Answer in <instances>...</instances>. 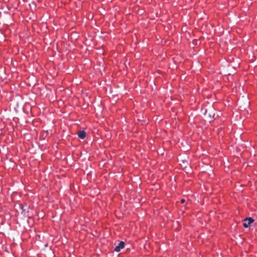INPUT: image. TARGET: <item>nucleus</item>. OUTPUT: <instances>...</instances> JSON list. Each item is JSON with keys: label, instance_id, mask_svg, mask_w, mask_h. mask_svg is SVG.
Wrapping results in <instances>:
<instances>
[{"label": "nucleus", "instance_id": "obj_1", "mask_svg": "<svg viewBox=\"0 0 257 257\" xmlns=\"http://www.w3.org/2000/svg\"><path fill=\"white\" fill-rule=\"evenodd\" d=\"M204 115L210 119H212L215 116V109L213 107H209L206 109Z\"/></svg>", "mask_w": 257, "mask_h": 257}, {"label": "nucleus", "instance_id": "obj_2", "mask_svg": "<svg viewBox=\"0 0 257 257\" xmlns=\"http://www.w3.org/2000/svg\"><path fill=\"white\" fill-rule=\"evenodd\" d=\"M254 221V220L251 217L246 218L243 220V226L247 228L251 223Z\"/></svg>", "mask_w": 257, "mask_h": 257}, {"label": "nucleus", "instance_id": "obj_3", "mask_svg": "<svg viewBox=\"0 0 257 257\" xmlns=\"http://www.w3.org/2000/svg\"><path fill=\"white\" fill-rule=\"evenodd\" d=\"M124 242L121 241L118 243V244L116 245L114 251L116 252H119L121 249L123 248L124 247Z\"/></svg>", "mask_w": 257, "mask_h": 257}, {"label": "nucleus", "instance_id": "obj_4", "mask_svg": "<svg viewBox=\"0 0 257 257\" xmlns=\"http://www.w3.org/2000/svg\"><path fill=\"white\" fill-rule=\"evenodd\" d=\"M20 209L21 210V213L24 215H26L27 213L28 212V206L26 205H20Z\"/></svg>", "mask_w": 257, "mask_h": 257}, {"label": "nucleus", "instance_id": "obj_5", "mask_svg": "<svg viewBox=\"0 0 257 257\" xmlns=\"http://www.w3.org/2000/svg\"><path fill=\"white\" fill-rule=\"evenodd\" d=\"M78 137L81 139H84L86 137V132L84 131H81L78 133Z\"/></svg>", "mask_w": 257, "mask_h": 257}, {"label": "nucleus", "instance_id": "obj_6", "mask_svg": "<svg viewBox=\"0 0 257 257\" xmlns=\"http://www.w3.org/2000/svg\"><path fill=\"white\" fill-rule=\"evenodd\" d=\"M181 202L182 203H184L185 202V200L184 199H182L181 200Z\"/></svg>", "mask_w": 257, "mask_h": 257}]
</instances>
